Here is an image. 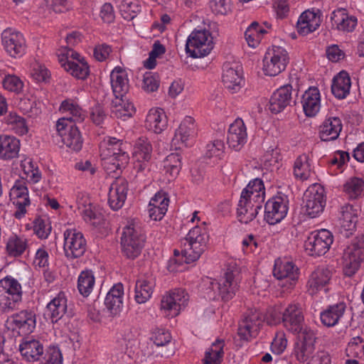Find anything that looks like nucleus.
<instances>
[{"mask_svg":"<svg viewBox=\"0 0 364 364\" xmlns=\"http://www.w3.org/2000/svg\"><path fill=\"white\" fill-rule=\"evenodd\" d=\"M205 225V223L196 225L181 242V254L187 262L199 259L207 247L209 235Z\"/></svg>","mask_w":364,"mask_h":364,"instance_id":"obj_1","label":"nucleus"},{"mask_svg":"<svg viewBox=\"0 0 364 364\" xmlns=\"http://www.w3.org/2000/svg\"><path fill=\"white\" fill-rule=\"evenodd\" d=\"M238 271L237 268L227 269L224 276L220 279L219 282L208 279L207 281L208 296L210 299H216V290L218 295L221 297L224 301H228L232 299L236 294L239 289V282L236 278Z\"/></svg>","mask_w":364,"mask_h":364,"instance_id":"obj_2","label":"nucleus"},{"mask_svg":"<svg viewBox=\"0 0 364 364\" xmlns=\"http://www.w3.org/2000/svg\"><path fill=\"white\" fill-rule=\"evenodd\" d=\"M251 188L250 186H246L242 190L237 208V218L240 223L245 224L256 218L264 201L265 194L252 193L249 191Z\"/></svg>","mask_w":364,"mask_h":364,"instance_id":"obj_3","label":"nucleus"},{"mask_svg":"<svg viewBox=\"0 0 364 364\" xmlns=\"http://www.w3.org/2000/svg\"><path fill=\"white\" fill-rule=\"evenodd\" d=\"M145 235L140 228L134 223H130L123 228L121 237L122 253L129 259L137 257L144 247Z\"/></svg>","mask_w":364,"mask_h":364,"instance_id":"obj_4","label":"nucleus"},{"mask_svg":"<svg viewBox=\"0 0 364 364\" xmlns=\"http://www.w3.org/2000/svg\"><path fill=\"white\" fill-rule=\"evenodd\" d=\"M59 63L65 70L77 79H85L90 68L83 58L72 48H62L58 52Z\"/></svg>","mask_w":364,"mask_h":364,"instance_id":"obj_5","label":"nucleus"},{"mask_svg":"<svg viewBox=\"0 0 364 364\" xmlns=\"http://www.w3.org/2000/svg\"><path fill=\"white\" fill-rule=\"evenodd\" d=\"M343 272L348 277H352L359 269L364 262V235H360L351 240L344 250Z\"/></svg>","mask_w":364,"mask_h":364,"instance_id":"obj_6","label":"nucleus"},{"mask_svg":"<svg viewBox=\"0 0 364 364\" xmlns=\"http://www.w3.org/2000/svg\"><path fill=\"white\" fill-rule=\"evenodd\" d=\"M21 297V286L16 279L6 277L0 280V312L12 311Z\"/></svg>","mask_w":364,"mask_h":364,"instance_id":"obj_7","label":"nucleus"},{"mask_svg":"<svg viewBox=\"0 0 364 364\" xmlns=\"http://www.w3.org/2000/svg\"><path fill=\"white\" fill-rule=\"evenodd\" d=\"M213 47V38L208 31L195 30L187 39L186 50L192 58H201L207 55Z\"/></svg>","mask_w":364,"mask_h":364,"instance_id":"obj_8","label":"nucleus"},{"mask_svg":"<svg viewBox=\"0 0 364 364\" xmlns=\"http://www.w3.org/2000/svg\"><path fill=\"white\" fill-rule=\"evenodd\" d=\"M287 51L280 46L269 48L263 59V71L266 75L276 76L283 72L289 63Z\"/></svg>","mask_w":364,"mask_h":364,"instance_id":"obj_9","label":"nucleus"},{"mask_svg":"<svg viewBox=\"0 0 364 364\" xmlns=\"http://www.w3.org/2000/svg\"><path fill=\"white\" fill-rule=\"evenodd\" d=\"M304 208L306 215L316 218L321 214L326 205L325 190L319 184L308 188L304 195Z\"/></svg>","mask_w":364,"mask_h":364,"instance_id":"obj_10","label":"nucleus"},{"mask_svg":"<svg viewBox=\"0 0 364 364\" xmlns=\"http://www.w3.org/2000/svg\"><path fill=\"white\" fill-rule=\"evenodd\" d=\"M333 242L332 233L326 229L313 232L305 241V250L309 255L318 257L325 255Z\"/></svg>","mask_w":364,"mask_h":364,"instance_id":"obj_11","label":"nucleus"},{"mask_svg":"<svg viewBox=\"0 0 364 364\" xmlns=\"http://www.w3.org/2000/svg\"><path fill=\"white\" fill-rule=\"evenodd\" d=\"M63 250L68 259L82 257L87 249V242L82 232L76 229H67L63 233Z\"/></svg>","mask_w":364,"mask_h":364,"instance_id":"obj_12","label":"nucleus"},{"mask_svg":"<svg viewBox=\"0 0 364 364\" xmlns=\"http://www.w3.org/2000/svg\"><path fill=\"white\" fill-rule=\"evenodd\" d=\"M60 111L65 114V116L57 121L55 127L58 133H62L70 124L82 122L85 117L83 109L76 102L70 99L62 102Z\"/></svg>","mask_w":364,"mask_h":364,"instance_id":"obj_13","label":"nucleus"},{"mask_svg":"<svg viewBox=\"0 0 364 364\" xmlns=\"http://www.w3.org/2000/svg\"><path fill=\"white\" fill-rule=\"evenodd\" d=\"M188 294L182 289H176L163 296L161 301V311L166 317L178 316L182 307L187 304Z\"/></svg>","mask_w":364,"mask_h":364,"instance_id":"obj_14","label":"nucleus"},{"mask_svg":"<svg viewBox=\"0 0 364 364\" xmlns=\"http://www.w3.org/2000/svg\"><path fill=\"white\" fill-rule=\"evenodd\" d=\"M289 200L285 195H278L267 200L264 206V220L269 225L281 222L287 215Z\"/></svg>","mask_w":364,"mask_h":364,"instance_id":"obj_15","label":"nucleus"},{"mask_svg":"<svg viewBox=\"0 0 364 364\" xmlns=\"http://www.w3.org/2000/svg\"><path fill=\"white\" fill-rule=\"evenodd\" d=\"M262 322V315L258 310L249 309L239 323L238 336L242 340H250L257 335Z\"/></svg>","mask_w":364,"mask_h":364,"instance_id":"obj_16","label":"nucleus"},{"mask_svg":"<svg viewBox=\"0 0 364 364\" xmlns=\"http://www.w3.org/2000/svg\"><path fill=\"white\" fill-rule=\"evenodd\" d=\"M1 41L6 52L11 57L19 58L25 54L26 40L20 32L6 28L1 33Z\"/></svg>","mask_w":364,"mask_h":364,"instance_id":"obj_17","label":"nucleus"},{"mask_svg":"<svg viewBox=\"0 0 364 364\" xmlns=\"http://www.w3.org/2000/svg\"><path fill=\"white\" fill-rule=\"evenodd\" d=\"M128 144L114 137H107L100 143V151L101 157L118 158L122 165H127L129 156L126 151Z\"/></svg>","mask_w":364,"mask_h":364,"instance_id":"obj_18","label":"nucleus"},{"mask_svg":"<svg viewBox=\"0 0 364 364\" xmlns=\"http://www.w3.org/2000/svg\"><path fill=\"white\" fill-rule=\"evenodd\" d=\"M222 80L224 86L232 93L237 92L242 87V68L237 63L223 64Z\"/></svg>","mask_w":364,"mask_h":364,"instance_id":"obj_19","label":"nucleus"},{"mask_svg":"<svg viewBox=\"0 0 364 364\" xmlns=\"http://www.w3.org/2000/svg\"><path fill=\"white\" fill-rule=\"evenodd\" d=\"M332 277V272L326 267H318L309 276L307 283V292L315 295L319 292L327 293Z\"/></svg>","mask_w":364,"mask_h":364,"instance_id":"obj_20","label":"nucleus"},{"mask_svg":"<svg viewBox=\"0 0 364 364\" xmlns=\"http://www.w3.org/2000/svg\"><path fill=\"white\" fill-rule=\"evenodd\" d=\"M284 327L294 333L302 330L304 320V312L299 304H289L284 310L282 317Z\"/></svg>","mask_w":364,"mask_h":364,"instance_id":"obj_21","label":"nucleus"},{"mask_svg":"<svg viewBox=\"0 0 364 364\" xmlns=\"http://www.w3.org/2000/svg\"><path fill=\"white\" fill-rule=\"evenodd\" d=\"M10 198L17 208L14 215L21 218L26 213V207L30 205L28 188L24 181H16L10 191Z\"/></svg>","mask_w":364,"mask_h":364,"instance_id":"obj_22","label":"nucleus"},{"mask_svg":"<svg viewBox=\"0 0 364 364\" xmlns=\"http://www.w3.org/2000/svg\"><path fill=\"white\" fill-rule=\"evenodd\" d=\"M128 182L124 178H117L111 184L108 193V203L114 210L120 209L127 199Z\"/></svg>","mask_w":364,"mask_h":364,"instance_id":"obj_23","label":"nucleus"},{"mask_svg":"<svg viewBox=\"0 0 364 364\" xmlns=\"http://www.w3.org/2000/svg\"><path fill=\"white\" fill-rule=\"evenodd\" d=\"M321 11L318 9L304 11L296 23L298 33L302 36H307L315 31L321 25Z\"/></svg>","mask_w":364,"mask_h":364,"instance_id":"obj_24","label":"nucleus"},{"mask_svg":"<svg viewBox=\"0 0 364 364\" xmlns=\"http://www.w3.org/2000/svg\"><path fill=\"white\" fill-rule=\"evenodd\" d=\"M273 275L279 280L287 279L289 285L293 286L299 278V269L292 262L279 258L274 262Z\"/></svg>","mask_w":364,"mask_h":364,"instance_id":"obj_25","label":"nucleus"},{"mask_svg":"<svg viewBox=\"0 0 364 364\" xmlns=\"http://www.w3.org/2000/svg\"><path fill=\"white\" fill-rule=\"evenodd\" d=\"M19 351L24 360L33 363L38 361L42 357L44 348L39 340L27 337L23 338L19 345Z\"/></svg>","mask_w":364,"mask_h":364,"instance_id":"obj_26","label":"nucleus"},{"mask_svg":"<svg viewBox=\"0 0 364 364\" xmlns=\"http://www.w3.org/2000/svg\"><path fill=\"white\" fill-rule=\"evenodd\" d=\"M247 141L246 127L241 119H236L229 127L227 143L231 149L239 151Z\"/></svg>","mask_w":364,"mask_h":364,"instance_id":"obj_27","label":"nucleus"},{"mask_svg":"<svg viewBox=\"0 0 364 364\" xmlns=\"http://www.w3.org/2000/svg\"><path fill=\"white\" fill-rule=\"evenodd\" d=\"M291 92L292 87L290 85L282 86L274 92L269 104V109L271 112L279 113L290 105L292 100Z\"/></svg>","mask_w":364,"mask_h":364,"instance_id":"obj_28","label":"nucleus"},{"mask_svg":"<svg viewBox=\"0 0 364 364\" xmlns=\"http://www.w3.org/2000/svg\"><path fill=\"white\" fill-rule=\"evenodd\" d=\"M197 134L198 129L194 119L190 116H186L176 129L173 141H181L186 146H191Z\"/></svg>","mask_w":364,"mask_h":364,"instance_id":"obj_29","label":"nucleus"},{"mask_svg":"<svg viewBox=\"0 0 364 364\" xmlns=\"http://www.w3.org/2000/svg\"><path fill=\"white\" fill-rule=\"evenodd\" d=\"M331 28L339 31L351 32L357 25V18L350 16L345 9L333 11L331 15Z\"/></svg>","mask_w":364,"mask_h":364,"instance_id":"obj_30","label":"nucleus"},{"mask_svg":"<svg viewBox=\"0 0 364 364\" xmlns=\"http://www.w3.org/2000/svg\"><path fill=\"white\" fill-rule=\"evenodd\" d=\"M110 82L112 92L116 98L125 97L129 90V83L127 71L119 67H115L110 73Z\"/></svg>","mask_w":364,"mask_h":364,"instance_id":"obj_31","label":"nucleus"},{"mask_svg":"<svg viewBox=\"0 0 364 364\" xmlns=\"http://www.w3.org/2000/svg\"><path fill=\"white\" fill-rule=\"evenodd\" d=\"M14 329L20 333L28 334L33 332L36 325V314L31 310H22L11 316Z\"/></svg>","mask_w":364,"mask_h":364,"instance_id":"obj_32","label":"nucleus"},{"mask_svg":"<svg viewBox=\"0 0 364 364\" xmlns=\"http://www.w3.org/2000/svg\"><path fill=\"white\" fill-rule=\"evenodd\" d=\"M301 104L306 116L312 117L321 108V95L316 87H309L302 95Z\"/></svg>","mask_w":364,"mask_h":364,"instance_id":"obj_33","label":"nucleus"},{"mask_svg":"<svg viewBox=\"0 0 364 364\" xmlns=\"http://www.w3.org/2000/svg\"><path fill=\"white\" fill-rule=\"evenodd\" d=\"M169 198L164 192L156 193L149 204V215L153 220H161L168 210Z\"/></svg>","mask_w":364,"mask_h":364,"instance_id":"obj_34","label":"nucleus"},{"mask_svg":"<svg viewBox=\"0 0 364 364\" xmlns=\"http://www.w3.org/2000/svg\"><path fill=\"white\" fill-rule=\"evenodd\" d=\"M77 208L86 223L94 226L100 223L102 219V215L92 207L87 196L79 194L77 197Z\"/></svg>","mask_w":364,"mask_h":364,"instance_id":"obj_35","label":"nucleus"},{"mask_svg":"<svg viewBox=\"0 0 364 364\" xmlns=\"http://www.w3.org/2000/svg\"><path fill=\"white\" fill-rule=\"evenodd\" d=\"M346 310V304L339 302L329 306L320 315L322 323L327 327L337 325L343 317Z\"/></svg>","mask_w":364,"mask_h":364,"instance_id":"obj_36","label":"nucleus"},{"mask_svg":"<svg viewBox=\"0 0 364 364\" xmlns=\"http://www.w3.org/2000/svg\"><path fill=\"white\" fill-rule=\"evenodd\" d=\"M341 232L348 237L355 229L357 215L351 205H345L341 207L338 218Z\"/></svg>","mask_w":364,"mask_h":364,"instance_id":"obj_37","label":"nucleus"},{"mask_svg":"<svg viewBox=\"0 0 364 364\" xmlns=\"http://www.w3.org/2000/svg\"><path fill=\"white\" fill-rule=\"evenodd\" d=\"M167 117L162 109L152 108L146 115V127L156 134H159L167 127Z\"/></svg>","mask_w":364,"mask_h":364,"instance_id":"obj_38","label":"nucleus"},{"mask_svg":"<svg viewBox=\"0 0 364 364\" xmlns=\"http://www.w3.org/2000/svg\"><path fill=\"white\" fill-rule=\"evenodd\" d=\"M340 118L331 117L326 119L320 126L319 135L322 141H328L336 139L342 130Z\"/></svg>","mask_w":364,"mask_h":364,"instance_id":"obj_39","label":"nucleus"},{"mask_svg":"<svg viewBox=\"0 0 364 364\" xmlns=\"http://www.w3.org/2000/svg\"><path fill=\"white\" fill-rule=\"evenodd\" d=\"M124 288L121 283L114 284L107 294L105 305L112 315L117 314L122 308Z\"/></svg>","mask_w":364,"mask_h":364,"instance_id":"obj_40","label":"nucleus"},{"mask_svg":"<svg viewBox=\"0 0 364 364\" xmlns=\"http://www.w3.org/2000/svg\"><path fill=\"white\" fill-rule=\"evenodd\" d=\"M350 77L346 71H341L333 78L331 92L336 98H346L350 94Z\"/></svg>","mask_w":364,"mask_h":364,"instance_id":"obj_41","label":"nucleus"},{"mask_svg":"<svg viewBox=\"0 0 364 364\" xmlns=\"http://www.w3.org/2000/svg\"><path fill=\"white\" fill-rule=\"evenodd\" d=\"M67 299L63 292H60L46 306L48 316L53 323H56L67 311Z\"/></svg>","mask_w":364,"mask_h":364,"instance_id":"obj_42","label":"nucleus"},{"mask_svg":"<svg viewBox=\"0 0 364 364\" xmlns=\"http://www.w3.org/2000/svg\"><path fill=\"white\" fill-rule=\"evenodd\" d=\"M20 141L14 136L0 135V159L10 160L18 156Z\"/></svg>","mask_w":364,"mask_h":364,"instance_id":"obj_43","label":"nucleus"},{"mask_svg":"<svg viewBox=\"0 0 364 364\" xmlns=\"http://www.w3.org/2000/svg\"><path fill=\"white\" fill-rule=\"evenodd\" d=\"M62 137L63 144L75 151H79L82 146V139L78 127L75 124H70L67 129L58 133Z\"/></svg>","mask_w":364,"mask_h":364,"instance_id":"obj_44","label":"nucleus"},{"mask_svg":"<svg viewBox=\"0 0 364 364\" xmlns=\"http://www.w3.org/2000/svg\"><path fill=\"white\" fill-rule=\"evenodd\" d=\"M6 248L9 255L20 257L28 250V240L23 235L14 233L9 237Z\"/></svg>","mask_w":364,"mask_h":364,"instance_id":"obj_45","label":"nucleus"},{"mask_svg":"<svg viewBox=\"0 0 364 364\" xmlns=\"http://www.w3.org/2000/svg\"><path fill=\"white\" fill-rule=\"evenodd\" d=\"M155 287L154 279H139L135 285V300L138 304H144L151 296Z\"/></svg>","mask_w":364,"mask_h":364,"instance_id":"obj_46","label":"nucleus"},{"mask_svg":"<svg viewBox=\"0 0 364 364\" xmlns=\"http://www.w3.org/2000/svg\"><path fill=\"white\" fill-rule=\"evenodd\" d=\"M343 191L349 198L356 199L364 194V178L350 177L343 184Z\"/></svg>","mask_w":364,"mask_h":364,"instance_id":"obj_47","label":"nucleus"},{"mask_svg":"<svg viewBox=\"0 0 364 364\" xmlns=\"http://www.w3.org/2000/svg\"><path fill=\"white\" fill-rule=\"evenodd\" d=\"M152 146L149 140L145 136L139 137L134 146V160H150Z\"/></svg>","mask_w":364,"mask_h":364,"instance_id":"obj_48","label":"nucleus"},{"mask_svg":"<svg viewBox=\"0 0 364 364\" xmlns=\"http://www.w3.org/2000/svg\"><path fill=\"white\" fill-rule=\"evenodd\" d=\"M181 156L178 153H172L166 156L164 161V168L166 174L168 175V180H173L179 173L181 169Z\"/></svg>","mask_w":364,"mask_h":364,"instance_id":"obj_49","label":"nucleus"},{"mask_svg":"<svg viewBox=\"0 0 364 364\" xmlns=\"http://www.w3.org/2000/svg\"><path fill=\"white\" fill-rule=\"evenodd\" d=\"M311 173L309 156L302 154L295 161L294 165V175L301 181L308 179Z\"/></svg>","mask_w":364,"mask_h":364,"instance_id":"obj_50","label":"nucleus"},{"mask_svg":"<svg viewBox=\"0 0 364 364\" xmlns=\"http://www.w3.org/2000/svg\"><path fill=\"white\" fill-rule=\"evenodd\" d=\"M95 282V277L91 270L81 272L77 279V289L80 294L85 297L88 296L93 289Z\"/></svg>","mask_w":364,"mask_h":364,"instance_id":"obj_51","label":"nucleus"},{"mask_svg":"<svg viewBox=\"0 0 364 364\" xmlns=\"http://www.w3.org/2000/svg\"><path fill=\"white\" fill-rule=\"evenodd\" d=\"M4 122L19 135H23L28 131L26 119L15 112H10L4 117Z\"/></svg>","mask_w":364,"mask_h":364,"instance_id":"obj_52","label":"nucleus"},{"mask_svg":"<svg viewBox=\"0 0 364 364\" xmlns=\"http://www.w3.org/2000/svg\"><path fill=\"white\" fill-rule=\"evenodd\" d=\"M223 340H216L205 353L203 364H220L223 355Z\"/></svg>","mask_w":364,"mask_h":364,"instance_id":"obj_53","label":"nucleus"},{"mask_svg":"<svg viewBox=\"0 0 364 364\" xmlns=\"http://www.w3.org/2000/svg\"><path fill=\"white\" fill-rule=\"evenodd\" d=\"M117 99V101L114 102V109L112 110L116 117H130L135 113V108L131 102L124 100V97Z\"/></svg>","mask_w":364,"mask_h":364,"instance_id":"obj_54","label":"nucleus"},{"mask_svg":"<svg viewBox=\"0 0 364 364\" xmlns=\"http://www.w3.org/2000/svg\"><path fill=\"white\" fill-rule=\"evenodd\" d=\"M315 346L296 341L294 344V355L299 362L311 360L314 356Z\"/></svg>","mask_w":364,"mask_h":364,"instance_id":"obj_55","label":"nucleus"},{"mask_svg":"<svg viewBox=\"0 0 364 364\" xmlns=\"http://www.w3.org/2000/svg\"><path fill=\"white\" fill-rule=\"evenodd\" d=\"M119 11L126 19H132L139 11L140 7L136 0H122L119 5Z\"/></svg>","mask_w":364,"mask_h":364,"instance_id":"obj_56","label":"nucleus"},{"mask_svg":"<svg viewBox=\"0 0 364 364\" xmlns=\"http://www.w3.org/2000/svg\"><path fill=\"white\" fill-rule=\"evenodd\" d=\"M210 7L215 16H227L232 12L231 0H212Z\"/></svg>","mask_w":364,"mask_h":364,"instance_id":"obj_57","label":"nucleus"},{"mask_svg":"<svg viewBox=\"0 0 364 364\" xmlns=\"http://www.w3.org/2000/svg\"><path fill=\"white\" fill-rule=\"evenodd\" d=\"M348 356L361 357L364 355V344L360 337L353 338L346 348Z\"/></svg>","mask_w":364,"mask_h":364,"instance_id":"obj_58","label":"nucleus"},{"mask_svg":"<svg viewBox=\"0 0 364 364\" xmlns=\"http://www.w3.org/2000/svg\"><path fill=\"white\" fill-rule=\"evenodd\" d=\"M3 86L9 91L19 93L23 89V83L18 76L8 75L5 76L3 80Z\"/></svg>","mask_w":364,"mask_h":364,"instance_id":"obj_59","label":"nucleus"},{"mask_svg":"<svg viewBox=\"0 0 364 364\" xmlns=\"http://www.w3.org/2000/svg\"><path fill=\"white\" fill-rule=\"evenodd\" d=\"M281 160L279 149L277 146H270L264 154L262 161L267 167L274 166Z\"/></svg>","mask_w":364,"mask_h":364,"instance_id":"obj_60","label":"nucleus"},{"mask_svg":"<svg viewBox=\"0 0 364 364\" xmlns=\"http://www.w3.org/2000/svg\"><path fill=\"white\" fill-rule=\"evenodd\" d=\"M33 230L41 239H46L51 232V225L48 220L37 218L35 220Z\"/></svg>","mask_w":364,"mask_h":364,"instance_id":"obj_61","label":"nucleus"},{"mask_svg":"<svg viewBox=\"0 0 364 364\" xmlns=\"http://www.w3.org/2000/svg\"><path fill=\"white\" fill-rule=\"evenodd\" d=\"M151 339L156 346H164L171 342V336L168 331L157 328L153 331Z\"/></svg>","mask_w":364,"mask_h":364,"instance_id":"obj_62","label":"nucleus"},{"mask_svg":"<svg viewBox=\"0 0 364 364\" xmlns=\"http://www.w3.org/2000/svg\"><path fill=\"white\" fill-rule=\"evenodd\" d=\"M159 75L152 73H146L143 79V88L144 90L152 92L159 87Z\"/></svg>","mask_w":364,"mask_h":364,"instance_id":"obj_63","label":"nucleus"},{"mask_svg":"<svg viewBox=\"0 0 364 364\" xmlns=\"http://www.w3.org/2000/svg\"><path fill=\"white\" fill-rule=\"evenodd\" d=\"M63 363V356L60 350L55 348H50L45 356L43 358V360L41 362L40 364H62Z\"/></svg>","mask_w":364,"mask_h":364,"instance_id":"obj_64","label":"nucleus"}]
</instances>
